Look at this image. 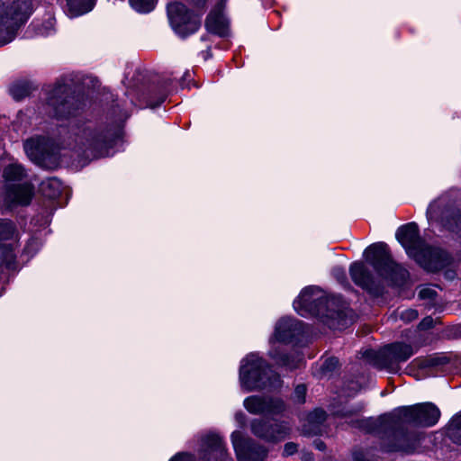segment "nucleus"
I'll use <instances>...</instances> for the list:
<instances>
[{
    "label": "nucleus",
    "mask_w": 461,
    "mask_h": 461,
    "mask_svg": "<svg viewBox=\"0 0 461 461\" xmlns=\"http://www.w3.org/2000/svg\"><path fill=\"white\" fill-rule=\"evenodd\" d=\"M238 461H265L268 455L266 447L250 438H244L242 433L235 430L230 436Z\"/></svg>",
    "instance_id": "nucleus-15"
},
{
    "label": "nucleus",
    "mask_w": 461,
    "mask_h": 461,
    "mask_svg": "<svg viewBox=\"0 0 461 461\" xmlns=\"http://www.w3.org/2000/svg\"><path fill=\"white\" fill-rule=\"evenodd\" d=\"M370 420H380L377 419L368 418L357 421V427L367 433L378 435L383 440L381 447L385 452H401L403 454H413L420 447L422 433L409 429L408 425L393 428L389 426H375Z\"/></svg>",
    "instance_id": "nucleus-4"
},
{
    "label": "nucleus",
    "mask_w": 461,
    "mask_h": 461,
    "mask_svg": "<svg viewBox=\"0 0 461 461\" xmlns=\"http://www.w3.org/2000/svg\"><path fill=\"white\" fill-rule=\"evenodd\" d=\"M353 460L354 461H378V458L376 456L370 454L368 451L356 450L353 452Z\"/></svg>",
    "instance_id": "nucleus-31"
},
{
    "label": "nucleus",
    "mask_w": 461,
    "mask_h": 461,
    "mask_svg": "<svg viewBox=\"0 0 461 461\" xmlns=\"http://www.w3.org/2000/svg\"><path fill=\"white\" fill-rule=\"evenodd\" d=\"M438 296L436 290L431 287H422L419 292V298L421 300H429V308H431L435 305V300Z\"/></svg>",
    "instance_id": "nucleus-29"
},
{
    "label": "nucleus",
    "mask_w": 461,
    "mask_h": 461,
    "mask_svg": "<svg viewBox=\"0 0 461 461\" xmlns=\"http://www.w3.org/2000/svg\"><path fill=\"white\" fill-rule=\"evenodd\" d=\"M24 149L30 157L37 158L39 156L40 147L34 140H27L24 143Z\"/></svg>",
    "instance_id": "nucleus-32"
},
{
    "label": "nucleus",
    "mask_w": 461,
    "mask_h": 461,
    "mask_svg": "<svg viewBox=\"0 0 461 461\" xmlns=\"http://www.w3.org/2000/svg\"><path fill=\"white\" fill-rule=\"evenodd\" d=\"M434 326V320L430 316H427L421 320L418 328L421 330L431 329Z\"/></svg>",
    "instance_id": "nucleus-38"
},
{
    "label": "nucleus",
    "mask_w": 461,
    "mask_h": 461,
    "mask_svg": "<svg viewBox=\"0 0 461 461\" xmlns=\"http://www.w3.org/2000/svg\"><path fill=\"white\" fill-rule=\"evenodd\" d=\"M419 316L418 311L414 309H406L400 312V319L405 322L416 320Z\"/></svg>",
    "instance_id": "nucleus-33"
},
{
    "label": "nucleus",
    "mask_w": 461,
    "mask_h": 461,
    "mask_svg": "<svg viewBox=\"0 0 461 461\" xmlns=\"http://www.w3.org/2000/svg\"><path fill=\"white\" fill-rule=\"evenodd\" d=\"M314 446L317 449H319L321 451H323L326 448L325 443L319 439L314 441Z\"/></svg>",
    "instance_id": "nucleus-41"
},
{
    "label": "nucleus",
    "mask_w": 461,
    "mask_h": 461,
    "mask_svg": "<svg viewBox=\"0 0 461 461\" xmlns=\"http://www.w3.org/2000/svg\"><path fill=\"white\" fill-rule=\"evenodd\" d=\"M440 418L439 409L432 402L417 403L411 406H403L393 411L380 416V420H370L376 426H391L398 428L404 425L420 427H432L438 423Z\"/></svg>",
    "instance_id": "nucleus-5"
},
{
    "label": "nucleus",
    "mask_w": 461,
    "mask_h": 461,
    "mask_svg": "<svg viewBox=\"0 0 461 461\" xmlns=\"http://www.w3.org/2000/svg\"><path fill=\"white\" fill-rule=\"evenodd\" d=\"M426 215L429 221H434L449 231L461 233V212L450 194H444L431 202Z\"/></svg>",
    "instance_id": "nucleus-11"
},
{
    "label": "nucleus",
    "mask_w": 461,
    "mask_h": 461,
    "mask_svg": "<svg viewBox=\"0 0 461 461\" xmlns=\"http://www.w3.org/2000/svg\"><path fill=\"white\" fill-rule=\"evenodd\" d=\"M327 417L326 412L321 409H315L313 411L309 413L308 421L310 423L321 424L325 421Z\"/></svg>",
    "instance_id": "nucleus-30"
},
{
    "label": "nucleus",
    "mask_w": 461,
    "mask_h": 461,
    "mask_svg": "<svg viewBox=\"0 0 461 461\" xmlns=\"http://www.w3.org/2000/svg\"><path fill=\"white\" fill-rule=\"evenodd\" d=\"M333 275L341 283L347 280L346 273L342 267H334Z\"/></svg>",
    "instance_id": "nucleus-40"
},
{
    "label": "nucleus",
    "mask_w": 461,
    "mask_h": 461,
    "mask_svg": "<svg viewBox=\"0 0 461 461\" xmlns=\"http://www.w3.org/2000/svg\"><path fill=\"white\" fill-rule=\"evenodd\" d=\"M15 225L8 220H0V240L13 239L15 235Z\"/></svg>",
    "instance_id": "nucleus-28"
},
{
    "label": "nucleus",
    "mask_w": 461,
    "mask_h": 461,
    "mask_svg": "<svg viewBox=\"0 0 461 461\" xmlns=\"http://www.w3.org/2000/svg\"><path fill=\"white\" fill-rule=\"evenodd\" d=\"M235 419H236V420H237L238 422H240V423H243V422H244V420H245V414H244V413H242V412H238V413H236V415H235Z\"/></svg>",
    "instance_id": "nucleus-42"
},
{
    "label": "nucleus",
    "mask_w": 461,
    "mask_h": 461,
    "mask_svg": "<svg viewBox=\"0 0 461 461\" xmlns=\"http://www.w3.org/2000/svg\"><path fill=\"white\" fill-rule=\"evenodd\" d=\"M0 256L2 258V263L5 265L6 268L11 270L16 268V255L13 248L5 247L0 249Z\"/></svg>",
    "instance_id": "nucleus-26"
},
{
    "label": "nucleus",
    "mask_w": 461,
    "mask_h": 461,
    "mask_svg": "<svg viewBox=\"0 0 461 461\" xmlns=\"http://www.w3.org/2000/svg\"><path fill=\"white\" fill-rule=\"evenodd\" d=\"M33 89V86L29 82H17L10 87V94L19 101L28 96Z\"/></svg>",
    "instance_id": "nucleus-23"
},
{
    "label": "nucleus",
    "mask_w": 461,
    "mask_h": 461,
    "mask_svg": "<svg viewBox=\"0 0 461 461\" xmlns=\"http://www.w3.org/2000/svg\"><path fill=\"white\" fill-rule=\"evenodd\" d=\"M95 5V0H66V12L71 18L90 12Z\"/></svg>",
    "instance_id": "nucleus-21"
},
{
    "label": "nucleus",
    "mask_w": 461,
    "mask_h": 461,
    "mask_svg": "<svg viewBox=\"0 0 461 461\" xmlns=\"http://www.w3.org/2000/svg\"><path fill=\"white\" fill-rule=\"evenodd\" d=\"M251 433L267 443L277 444L285 440L291 433V426L285 420L254 419L250 422Z\"/></svg>",
    "instance_id": "nucleus-14"
},
{
    "label": "nucleus",
    "mask_w": 461,
    "mask_h": 461,
    "mask_svg": "<svg viewBox=\"0 0 461 461\" xmlns=\"http://www.w3.org/2000/svg\"><path fill=\"white\" fill-rule=\"evenodd\" d=\"M169 461H195L194 456L187 453H178Z\"/></svg>",
    "instance_id": "nucleus-39"
},
{
    "label": "nucleus",
    "mask_w": 461,
    "mask_h": 461,
    "mask_svg": "<svg viewBox=\"0 0 461 461\" xmlns=\"http://www.w3.org/2000/svg\"><path fill=\"white\" fill-rule=\"evenodd\" d=\"M198 455L202 461H227L229 458L222 438L215 433H208L201 438Z\"/></svg>",
    "instance_id": "nucleus-17"
},
{
    "label": "nucleus",
    "mask_w": 461,
    "mask_h": 461,
    "mask_svg": "<svg viewBox=\"0 0 461 461\" xmlns=\"http://www.w3.org/2000/svg\"><path fill=\"white\" fill-rule=\"evenodd\" d=\"M205 27L208 32L224 36L227 33L228 23L223 15V6L221 4L216 5L207 15Z\"/></svg>",
    "instance_id": "nucleus-20"
},
{
    "label": "nucleus",
    "mask_w": 461,
    "mask_h": 461,
    "mask_svg": "<svg viewBox=\"0 0 461 461\" xmlns=\"http://www.w3.org/2000/svg\"><path fill=\"white\" fill-rule=\"evenodd\" d=\"M41 190L45 196L55 198L60 193V183L56 178L48 179L41 183Z\"/></svg>",
    "instance_id": "nucleus-24"
},
{
    "label": "nucleus",
    "mask_w": 461,
    "mask_h": 461,
    "mask_svg": "<svg viewBox=\"0 0 461 461\" xmlns=\"http://www.w3.org/2000/svg\"><path fill=\"white\" fill-rule=\"evenodd\" d=\"M303 317L315 316L331 330H344L352 322L349 310L339 296H329L317 286L304 288L294 302Z\"/></svg>",
    "instance_id": "nucleus-1"
},
{
    "label": "nucleus",
    "mask_w": 461,
    "mask_h": 461,
    "mask_svg": "<svg viewBox=\"0 0 461 461\" xmlns=\"http://www.w3.org/2000/svg\"><path fill=\"white\" fill-rule=\"evenodd\" d=\"M241 387L247 392L275 389L281 384V379L270 366L257 354H249L240 368Z\"/></svg>",
    "instance_id": "nucleus-6"
},
{
    "label": "nucleus",
    "mask_w": 461,
    "mask_h": 461,
    "mask_svg": "<svg viewBox=\"0 0 461 461\" xmlns=\"http://www.w3.org/2000/svg\"><path fill=\"white\" fill-rule=\"evenodd\" d=\"M33 195V186L29 183L9 184L6 186L5 199L11 203L27 205Z\"/></svg>",
    "instance_id": "nucleus-19"
},
{
    "label": "nucleus",
    "mask_w": 461,
    "mask_h": 461,
    "mask_svg": "<svg viewBox=\"0 0 461 461\" xmlns=\"http://www.w3.org/2000/svg\"><path fill=\"white\" fill-rule=\"evenodd\" d=\"M298 450V445L294 442H287L284 446L283 456H289L295 454Z\"/></svg>",
    "instance_id": "nucleus-36"
},
{
    "label": "nucleus",
    "mask_w": 461,
    "mask_h": 461,
    "mask_svg": "<svg viewBox=\"0 0 461 461\" xmlns=\"http://www.w3.org/2000/svg\"><path fill=\"white\" fill-rule=\"evenodd\" d=\"M364 256L376 273L395 285H402L409 278V272L402 266L395 263L388 246L377 242L366 249Z\"/></svg>",
    "instance_id": "nucleus-9"
},
{
    "label": "nucleus",
    "mask_w": 461,
    "mask_h": 461,
    "mask_svg": "<svg viewBox=\"0 0 461 461\" xmlns=\"http://www.w3.org/2000/svg\"><path fill=\"white\" fill-rule=\"evenodd\" d=\"M119 137L120 129L114 124L84 122L72 130V149L86 160L105 157Z\"/></svg>",
    "instance_id": "nucleus-2"
},
{
    "label": "nucleus",
    "mask_w": 461,
    "mask_h": 461,
    "mask_svg": "<svg viewBox=\"0 0 461 461\" xmlns=\"http://www.w3.org/2000/svg\"><path fill=\"white\" fill-rule=\"evenodd\" d=\"M448 434L453 442L461 445V414L451 420Z\"/></svg>",
    "instance_id": "nucleus-27"
},
{
    "label": "nucleus",
    "mask_w": 461,
    "mask_h": 461,
    "mask_svg": "<svg viewBox=\"0 0 461 461\" xmlns=\"http://www.w3.org/2000/svg\"><path fill=\"white\" fill-rule=\"evenodd\" d=\"M47 104L58 120L76 118L85 108V103L76 95L72 81L66 77L59 79L47 91Z\"/></svg>",
    "instance_id": "nucleus-7"
},
{
    "label": "nucleus",
    "mask_w": 461,
    "mask_h": 461,
    "mask_svg": "<svg viewBox=\"0 0 461 461\" xmlns=\"http://www.w3.org/2000/svg\"><path fill=\"white\" fill-rule=\"evenodd\" d=\"M306 387L304 384H299L295 387L294 396L299 403H303L305 401Z\"/></svg>",
    "instance_id": "nucleus-35"
},
{
    "label": "nucleus",
    "mask_w": 461,
    "mask_h": 461,
    "mask_svg": "<svg viewBox=\"0 0 461 461\" xmlns=\"http://www.w3.org/2000/svg\"><path fill=\"white\" fill-rule=\"evenodd\" d=\"M167 14L172 29L182 38L196 32L201 26L202 13L195 14L180 2L169 3Z\"/></svg>",
    "instance_id": "nucleus-13"
},
{
    "label": "nucleus",
    "mask_w": 461,
    "mask_h": 461,
    "mask_svg": "<svg viewBox=\"0 0 461 461\" xmlns=\"http://www.w3.org/2000/svg\"><path fill=\"white\" fill-rule=\"evenodd\" d=\"M38 247H39L38 240H34V239H32V240H30V241L25 246L23 251H24V253H26V254H28L30 256H32L36 252V250L38 249Z\"/></svg>",
    "instance_id": "nucleus-37"
},
{
    "label": "nucleus",
    "mask_w": 461,
    "mask_h": 461,
    "mask_svg": "<svg viewBox=\"0 0 461 461\" xmlns=\"http://www.w3.org/2000/svg\"><path fill=\"white\" fill-rule=\"evenodd\" d=\"M349 274L353 282L373 297L383 295L384 286L375 281L373 275L362 262L352 263L349 267Z\"/></svg>",
    "instance_id": "nucleus-18"
},
{
    "label": "nucleus",
    "mask_w": 461,
    "mask_h": 461,
    "mask_svg": "<svg viewBox=\"0 0 461 461\" xmlns=\"http://www.w3.org/2000/svg\"><path fill=\"white\" fill-rule=\"evenodd\" d=\"M339 360L336 357L327 358L322 364L321 369L323 372H332L337 368Z\"/></svg>",
    "instance_id": "nucleus-34"
},
{
    "label": "nucleus",
    "mask_w": 461,
    "mask_h": 461,
    "mask_svg": "<svg viewBox=\"0 0 461 461\" xmlns=\"http://www.w3.org/2000/svg\"><path fill=\"white\" fill-rule=\"evenodd\" d=\"M413 354L411 345L394 342L384 346L379 351L367 352L366 357L377 369L395 374L401 369L400 364L406 362Z\"/></svg>",
    "instance_id": "nucleus-12"
},
{
    "label": "nucleus",
    "mask_w": 461,
    "mask_h": 461,
    "mask_svg": "<svg viewBox=\"0 0 461 461\" xmlns=\"http://www.w3.org/2000/svg\"><path fill=\"white\" fill-rule=\"evenodd\" d=\"M431 365H438V361L436 359H431Z\"/></svg>",
    "instance_id": "nucleus-43"
},
{
    "label": "nucleus",
    "mask_w": 461,
    "mask_h": 461,
    "mask_svg": "<svg viewBox=\"0 0 461 461\" xmlns=\"http://www.w3.org/2000/svg\"><path fill=\"white\" fill-rule=\"evenodd\" d=\"M3 176L6 182L21 181L26 176V171L21 164L11 163L5 167Z\"/></svg>",
    "instance_id": "nucleus-22"
},
{
    "label": "nucleus",
    "mask_w": 461,
    "mask_h": 461,
    "mask_svg": "<svg viewBox=\"0 0 461 461\" xmlns=\"http://www.w3.org/2000/svg\"><path fill=\"white\" fill-rule=\"evenodd\" d=\"M129 3L136 12L148 14L154 10L157 0H129Z\"/></svg>",
    "instance_id": "nucleus-25"
},
{
    "label": "nucleus",
    "mask_w": 461,
    "mask_h": 461,
    "mask_svg": "<svg viewBox=\"0 0 461 461\" xmlns=\"http://www.w3.org/2000/svg\"><path fill=\"white\" fill-rule=\"evenodd\" d=\"M32 0L0 1V46L11 42L32 13Z\"/></svg>",
    "instance_id": "nucleus-10"
},
{
    "label": "nucleus",
    "mask_w": 461,
    "mask_h": 461,
    "mask_svg": "<svg viewBox=\"0 0 461 461\" xmlns=\"http://www.w3.org/2000/svg\"><path fill=\"white\" fill-rule=\"evenodd\" d=\"M304 333L303 323L301 321L293 318L280 319L275 328L273 338L270 339L271 349L269 357L276 361L278 366H285L288 369H295L299 366L300 359H295L284 353L279 347H276V342L290 343L299 339Z\"/></svg>",
    "instance_id": "nucleus-8"
},
{
    "label": "nucleus",
    "mask_w": 461,
    "mask_h": 461,
    "mask_svg": "<svg viewBox=\"0 0 461 461\" xmlns=\"http://www.w3.org/2000/svg\"><path fill=\"white\" fill-rule=\"evenodd\" d=\"M245 409L251 414H281L285 411L283 400L270 396L251 395L244 400Z\"/></svg>",
    "instance_id": "nucleus-16"
},
{
    "label": "nucleus",
    "mask_w": 461,
    "mask_h": 461,
    "mask_svg": "<svg viewBox=\"0 0 461 461\" xmlns=\"http://www.w3.org/2000/svg\"><path fill=\"white\" fill-rule=\"evenodd\" d=\"M396 239L407 255L429 272H437L450 264V257L445 250L429 246L420 237L415 222L401 226L396 231Z\"/></svg>",
    "instance_id": "nucleus-3"
}]
</instances>
